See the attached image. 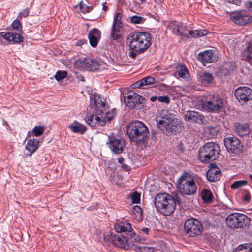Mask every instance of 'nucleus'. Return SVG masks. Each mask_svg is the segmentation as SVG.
Segmentation results:
<instances>
[{
  "label": "nucleus",
  "instance_id": "1",
  "mask_svg": "<svg viewBox=\"0 0 252 252\" xmlns=\"http://www.w3.org/2000/svg\"><path fill=\"white\" fill-rule=\"evenodd\" d=\"M157 125L158 128L167 135L172 132H179L182 130L180 119L167 110H161L157 116Z\"/></svg>",
  "mask_w": 252,
  "mask_h": 252
},
{
  "label": "nucleus",
  "instance_id": "2",
  "mask_svg": "<svg viewBox=\"0 0 252 252\" xmlns=\"http://www.w3.org/2000/svg\"><path fill=\"white\" fill-rule=\"evenodd\" d=\"M151 40V36L149 33L135 32L128 35L126 43L128 44L130 50L143 52L150 46Z\"/></svg>",
  "mask_w": 252,
  "mask_h": 252
},
{
  "label": "nucleus",
  "instance_id": "3",
  "mask_svg": "<svg viewBox=\"0 0 252 252\" xmlns=\"http://www.w3.org/2000/svg\"><path fill=\"white\" fill-rule=\"evenodd\" d=\"M127 134L131 141L139 144L146 140L148 129L142 122L133 121L128 126Z\"/></svg>",
  "mask_w": 252,
  "mask_h": 252
},
{
  "label": "nucleus",
  "instance_id": "4",
  "mask_svg": "<svg viewBox=\"0 0 252 252\" xmlns=\"http://www.w3.org/2000/svg\"><path fill=\"white\" fill-rule=\"evenodd\" d=\"M177 187L179 191L186 195H193L197 191V185L194 176L188 172H184L178 179Z\"/></svg>",
  "mask_w": 252,
  "mask_h": 252
},
{
  "label": "nucleus",
  "instance_id": "5",
  "mask_svg": "<svg viewBox=\"0 0 252 252\" xmlns=\"http://www.w3.org/2000/svg\"><path fill=\"white\" fill-rule=\"evenodd\" d=\"M155 205L158 211L166 216L172 214L176 206L174 199L167 194H158L155 199Z\"/></svg>",
  "mask_w": 252,
  "mask_h": 252
},
{
  "label": "nucleus",
  "instance_id": "6",
  "mask_svg": "<svg viewBox=\"0 0 252 252\" xmlns=\"http://www.w3.org/2000/svg\"><path fill=\"white\" fill-rule=\"evenodd\" d=\"M251 219L246 215L239 213H231L226 219L227 226L232 229L249 227Z\"/></svg>",
  "mask_w": 252,
  "mask_h": 252
},
{
  "label": "nucleus",
  "instance_id": "7",
  "mask_svg": "<svg viewBox=\"0 0 252 252\" xmlns=\"http://www.w3.org/2000/svg\"><path fill=\"white\" fill-rule=\"evenodd\" d=\"M220 152L219 145L214 142H209L199 150L198 157L202 162L215 160Z\"/></svg>",
  "mask_w": 252,
  "mask_h": 252
},
{
  "label": "nucleus",
  "instance_id": "8",
  "mask_svg": "<svg viewBox=\"0 0 252 252\" xmlns=\"http://www.w3.org/2000/svg\"><path fill=\"white\" fill-rule=\"evenodd\" d=\"M75 65L81 69H86L92 71L102 70L104 68V64L102 62L90 58L79 59L76 61Z\"/></svg>",
  "mask_w": 252,
  "mask_h": 252
},
{
  "label": "nucleus",
  "instance_id": "9",
  "mask_svg": "<svg viewBox=\"0 0 252 252\" xmlns=\"http://www.w3.org/2000/svg\"><path fill=\"white\" fill-rule=\"evenodd\" d=\"M203 227L199 221L195 219H188L184 224V231L189 237H195L200 235Z\"/></svg>",
  "mask_w": 252,
  "mask_h": 252
},
{
  "label": "nucleus",
  "instance_id": "10",
  "mask_svg": "<svg viewBox=\"0 0 252 252\" xmlns=\"http://www.w3.org/2000/svg\"><path fill=\"white\" fill-rule=\"evenodd\" d=\"M203 107L209 112H217L223 107L222 99L218 96H209L203 103Z\"/></svg>",
  "mask_w": 252,
  "mask_h": 252
},
{
  "label": "nucleus",
  "instance_id": "11",
  "mask_svg": "<svg viewBox=\"0 0 252 252\" xmlns=\"http://www.w3.org/2000/svg\"><path fill=\"white\" fill-rule=\"evenodd\" d=\"M224 143L227 150L230 153L240 154L243 147L240 140L235 137H229L224 139Z\"/></svg>",
  "mask_w": 252,
  "mask_h": 252
},
{
  "label": "nucleus",
  "instance_id": "12",
  "mask_svg": "<svg viewBox=\"0 0 252 252\" xmlns=\"http://www.w3.org/2000/svg\"><path fill=\"white\" fill-rule=\"evenodd\" d=\"M95 104L96 109H98V112H100L103 115V119H105V123L106 121L111 120L116 115L115 109H112L111 111H107V107L106 104L103 102L100 97L97 99L95 98Z\"/></svg>",
  "mask_w": 252,
  "mask_h": 252
},
{
  "label": "nucleus",
  "instance_id": "13",
  "mask_svg": "<svg viewBox=\"0 0 252 252\" xmlns=\"http://www.w3.org/2000/svg\"><path fill=\"white\" fill-rule=\"evenodd\" d=\"M104 238L105 241L111 242L121 248L128 249L130 247L126 237L119 236L116 234H111L105 235Z\"/></svg>",
  "mask_w": 252,
  "mask_h": 252
},
{
  "label": "nucleus",
  "instance_id": "14",
  "mask_svg": "<svg viewBox=\"0 0 252 252\" xmlns=\"http://www.w3.org/2000/svg\"><path fill=\"white\" fill-rule=\"evenodd\" d=\"M235 95L240 103H246L252 99V90L247 87H240L235 91Z\"/></svg>",
  "mask_w": 252,
  "mask_h": 252
},
{
  "label": "nucleus",
  "instance_id": "15",
  "mask_svg": "<svg viewBox=\"0 0 252 252\" xmlns=\"http://www.w3.org/2000/svg\"><path fill=\"white\" fill-rule=\"evenodd\" d=\"M143 98L141 95L134 92H129L126 97L124 96V100L126 105L132 109L141 103Z\"/></svg>",
  "mask_w": 252,
  "mask_h": 252
},
{
  "label": "nucleus",
  "instance_id": "16",
  "mask_svg": "<svg viewBox=\"0 0 252 252\" xmlns=\"http://www.w3.org/2000/svg\"><path fill=\"white\" fill-rule=\"evenodd\" d=\"M231 19L236 24L245 25L250 23L252 18L244 11H236L231 15Z\"/></svg>",
  "mask_w": 252,
  "mask_h": 252
},
{
  "label": "nucleus",
  "instance_id": "17",
  "mask_svg": "<svg viewBox=\"0 0 252 252\" xmlns=\"http://www.w3.org/2000/svg\"><path fill=\"white\" fill-rule=\"evenodd\" d=\"M95 114L88 116L87 122L91 126L96 127L105 124V119H103V115L100 112H98V109L95 107Z\"/></svg>",
  "mask_w": 252,
  "mask_h": 252
},
{
  "label": "nucleus",
  "instance_id": "18",
  "mask_svg": "<svg viewBox=\"0 0 252 252\" xmlns=\"http://www.w3.org/2000/svg\"><path fill=\"white\" fill-rule=\"evenodd\" d=\"M203 64L205 65L206 63H210L216 62L218 57L215 50H206L199 54L198 57Z\"/></svg>",
  "mask_w": 252,
  "mask_h": 252
},
{
  "label": "nucleus",
  "instance_id": "19",
  "mask_svg": "<svg viewBox=\"0 0 252 252\" xmlns=\"http://www.w3.org/2000/svg\"><path fill=\"white\" fill-rule=\"evenodd\" d=\"M107 144L112 151L117 154L123 152L125 145L123 140L118 139L114 137H109V142Z\"/></svg>",
  "mask_w": 252,
  "mask_h": 252
},
{
  "label": "nucleus",
  "instance_id": "20",
  "mask_svg": "<svg viewBox=\"0 0 252 252\" xmlns=\"http://www.w3.org/2000/svg\"><path fill=\"white\" fill-rule=\"evenodd\" d=\"M190 30L187 28L183 23L175 22L173 24V32L177 35H182L187 38H190Z\"/></svg>",
  "mask_w": 252,
  "mask_h": 252
},
{
  "label": "nucleus",
  "instance_id": "21",
  "mask_svg": "<svg viewBox=\"0 0 252 252\" xmlns=\"http://www.w3.org/2000/svg\"><path fill=\"white\" fill-rule=\"evenodd\" d=\"M206 176L210 182L218 181L221 176V171L216 165L212 164L207 172Z\"/></svg>",
  "mask_w": 252,
  "mask_h": 252
},
{
  "label": "nucleus",
  "instance_id": "22",
  "mask_svg": "<svg viewBox=\"0 0 252 252\" xmlns=\"http://www.w3.org/2000/svg\"><path fill=\"white\" fill-rule=\"evenodd\" d=\"M185 118L187 121L201 124L203 123L204 116L197 112L188 111L185 114Z\"/></svg>",
  "mask_w": 252,
  "mask_h": 252
},
{
  "label": "nucleus",
  "instance_id": "23",
  "mask_svg": "<svg viewBox=\"0 0 252 252\" xmlns=\"http://www.w3.org/2000/svg\"><path fill=\"white\" fill-rule=\"evenodd\" d=\"M101 37V32L96 28L91 30L88 34V38L91 45L95 47L97 46L98 42Z\"/></svg>",
  "mask_w": 252,
  "mask_h": 252
},
{
  "label": "nucleus",
  "instance_id": "24",
  "mask_svg": "<svg viewBox=\"0 0 252 252\" xmlns=\"http://www.w3.org/2000/svg\"><path fill=\"white\" fill-rule=\"evenodd\" d=\"M5 36V39L9 42H12L15 43H21L23 41V37L19 33L14 32H6V33H3Z\"/></svg>",
  "mask_w": 252,
  "mask_h": 252
},
{
  "label": "nucleus",
  "instance_id": "25",
  "mask_svg": "<svg viewBox=\"0 0 252 252\" xmlns=\"http://www.w3.org/2000/svg\"><path fill=\"white\" fill-rule=\"evenodd\" d=\"M114 229L117 233L130 232L132 231L131 224L127 221L121 222L115 224Z\"/></svg>",
  "mask_w": 252,
  "mask_h": 252
},
{
  "label": "nucleus",
  "instance_id": "26",
  "mask_svg": "<svg viewBox=\"0 0 252 252\" xmlns=\"http://www.w3.org/2000/svg\"><path fill=\"white\" fill-rule=\"evenodd\" d=\"M68 127L72 132L80 134H83L87 129L85 126L76 121L70 124L68 126Z\"/></svg>",
  "mask_w": 252,
  "mask_h": 252
},
{
  "label": "nucleus",
  "instance_id": "27",
  "mask_svg": "<svg viewBox=\"0 0 252 252\" xmlns=\"http://www.w3.org/2000/svg\"><path fill=\"white\" fill-rule=\"evenodd\" d=\"M155 82V79L151 76L146 77L136 82L133 85L135 88H140L144 85L153 84Z\"/></svg>",
  "mask_w": 252,
  "mask_h": 252
},
{
  "label": "nucleus",
  "instance_id": "28",
  "mask_svg": "<svg viewBox=\"0 0 252 252\" xmlns=\"http://www.w3.org/2000/svg\"><path fill=\"white\" fill-rule=\"evenodd\" d=\"M176 73L183 79H187L189 77V73L186 66L180 64L176 67Z\"/></svg>",
  "mask_w": 252,
  "mask_h": 252
},
{
  "label": "nucleus",
  "instance_id": "29",
  "mask_svg": "<svg viewBox=\"0 0 252 252\" xmlns=\"http://www.w3.org/2000/svg\"><path fill=\"white\" fill-rule=\"evenodd\" d=\"M38 141L35 139H30L28 141L26 145V149L30 153H34L38 147Z\"/></svg>",
  "mask_w": 252,
  "mask_h": 252
},
{
  "label": "nucleus",
  "instance_id": "30",
  "mask_svg": "<svg viewBox=\"0 0 252 252\" xmlns=\"http://www.w3.org/2000/svg\"><path fill=\"white\" fill-rule=\"evenodd\" d=\"M198 79L201 83L206 84L211 83L214 80V77L211 73L205 72L199 75Z\"/></svg>",
  "mask_w": 252,
  "mask_h": 252
},
{
  "label": "nucleus",
  "instance_id": "31",
  "mask_svg": "<svg viewBox=\"0 0 252 252\" xmlns=\"http://www.w3.org/2000/svg\"><path fill=\"white\" fill-rule=\"evenodd\" d=\"M201 196L205 203H211L213 201V194L210 190L204 189L201 193Z\"/></svg>",
  "mask_w": 252,
  "mask_h": 252
},
{
  "label": "nucleus",
  "instance_id": "32",
  "mask_svg": "<svg viewBox=\"0 0 252 252\" xmlns=\"http://www.w3.org/2000/svg\"><path fill=\"white\" fill-rule=\"evenodd\" d=\"M242 54L243 59L252 60V41L248 44L247 47L243 50Z\"/></svg>",
  "mask_w": 252,
  "mask_h": 252
},
{
  "label": "nucleus",
  "instance_id": "33",
  "mask_svg": "<svg viewBox=\"0 0 252 252\" xmlns=\"http://www.w3.org/2000/svg\"><path fill=\"white\" fill-rule=\"evenodd\" d=\"M233 252H252V243L239 245Z\"/></svg>",
  "mask_w": 252,
  "mask_h": 252
},
{
  "label": "nucleus",
  "instance_id": "34",
  "mask_svg": "<svg viewBox=\"0 0 252 252\" xmlns=\"http://www.w3.org/2000/svg\"><path fill=\"white\" fill-rule=\"evenodd\" d=\"M235 127V131L241 136H243L249 132L248 126L236 124Z\"/></svg>",
  "mask_w": 252,
  "mask_h": 252
},
{
  "label": "nucleus",
  "instance_id": "35",
  "mask_svg": "<svg viewBox=\"0 0 252 252\" xmlns=\"http://www.w3.org/2000/svg\"><path fill=\"white\" fill-rule=\"evenodd\" d=\"M208 32L206 30H191L190 34V37L198 38L207 35Z\"/></svg>",
  "mask_w": 252,
  "mask_h": 252
},
{
  "label": "nucleus",
  "instance_id": "36",
  "mask_svg": "<svg viewBox=\"0 0 252 252\" xmlns=\"http://www.w3.org/2000/svg\"><path fill=\"white\" fill-rule=\"evenodd\" d=\"M45 130V126H35L32 131V135L34 136H39L44 133Z\"/></svg>",
  "mask_w": 252,
  "mask_h": 252
},
{
  "label": "nucleus",
  "instance_id": "37",
  "mask_svg": "<svg viewBox=\"0 0 252 252\" xmlns=\"http://www.w3.org/2000/svg\"><path fill=\"white\" fill-rule=\"evenodd\" d=\"M75 8H79L80 11L83 13L89 12L93 9V6H88L82 2L75 6Z\"/></svg>",
  "mask_w": 252,
  "mask_h": 252
},
{
  "label": "nucleus",
  "instance_id": "38",
  "mask_svg": "<svg viewBox=\"0 0 252 252\" xmlns=\"http://www.w3.org/2000/svg\"><path fill=\"white\" fill-rule=\"evenodd\" d=\"M122 15L120 13H117L114 17L112 26L117 28H122V22L121 21Z\"/></svg>",
  "mask_w": 252,
  "mask_h": 252
},
{
  "label": "nucleus",
  "instance_id": "39",
  "mask_svg": "<svg viewBox=\"0 0 252 252\" xmlns=\"http://www.w3.org/2000/svg\"><path fill=\"white\" fill-rule=\"evenodd\" d=\"M122 28H117L112 26L111 35L114 40H118L121 37L120 29Z\"/></svg>",
  "mask_w": 252,
  "mask_h": 252
},
{
  "label": "nucleus",
  "instance_id": "40",
  "mask_svg": "<svg viewBox=\"0 0 252 252\" xmlns=\"http://www.w3.org/2000/svg\"><path fill=\"white\" fill-rule=\"evenodd\" d=\"M248 182L247 180H241L234 182L231 185V188L234 189H237L243 186H246Z\"/></svg>",
  "mask_w": 252,
  "mask_h": 252
},
{
  "label": "nucleus",
  "instance_id": "41",
  "mask_svg": "<svg viewBox=\"0 0 252 252\" xmlns=\"http://www.w3.org/2000/svg\"><path fill=\"white\" fill-rule=\"evenodd\" d=\"M132 213L135 216V217H138V219L141 220L142 217V209L138 205L134 206L131 211Z\"/></svg>",
  "mask_w": 252,
  "mask_h": 252
},
{
  "label": "nucleus",
  "instance_id": "42",
  "mask_svg": "<svg viewBox=\"0 0 252 252\" xmlns=\"http://www.w3.org/2000/svg\"><path fill=\"white\" fill-rule=\"evenodd\" d=\"M130 21L135 24H141L144 22L145 19L141 16L134 15L130 18Z\"/></svg>",
  "mask_w": 252,
  "mask_h": 252
},
{
  "label": "nucleus",
  "instance_id": "43",
  "mask_svg": "<svg viewBox=\"0 0 252 252\" xmlns=\"http://www.w3.org/2000/svg\"><path fill=\"white\" fill-rule=\"evenodd\" d=\"M67 74V72L65 71L59 70L56 72L55 78L57 81H60L65 78Z\"/></svg>",
  "mask_w": 252,
  "mask_h": 252
},
{
  "label": "nucleus",
  "instance_id": "44",
  "mask_svg": "<svg viewBox=\"0 0 252 252\" xmlns=\"http://www.w3.org/2000/svg\"><path fill=\"white\" fill-rule=\"evenodd\" d=\"M12 26L13 29L19 30L22 28V25L20 21L17 19L15 20L12 23Z\"/></svg>",
  "mask_w": 252,
  "mask_h": 252
},
{
  "label": "nucleus",
  "instance_id": "45",
  "mask_svg": "<svg viewBox=\"0 0 252 252\" xmlns=\"http://www.w3.org/2000/svg\"><path fill=\"white\" fill-rule=\"evenodd\" d=\"M242 197L243 200L247 203L249 202L251 198V194L250 192L247 190L244 191Z\"/></svg>",
  "mask_w": 252,
  "mask_h": 252
},
{
  "label": "nucleus",
  "instance_id": "46",
  "mask_svg": "<svg viewBox=\"0 0 252 252\" xmlns=\"http://www.w3.org/2000/svg\"><path fill=\"white\" fill-rule=\"evenodd\" d=\"M140 194L137 192H134L131 195L132 201L133 203H138L140 201Z\"/></svg>",
  "mask_w": 252,
  "mask_h": 252
},
{
  "label": "nucleus",
  "instance_id": "47",
  "mask_svg": "<svg viewBox=\"0 0 252 252\" xmlns=\"http://www.w3.org/2000/svg\"><path fill=\"white\" fill-rule=\"evenodd\" d=\"M159 102L168 104L170 102V99L167 96H161L158 97Z\"/></svg>",
  "mask_w": 252,
  "mask_h": 252
},
{
  "label": "nucleus",
  "instance_id": "48",
  "mask_svg": "<svg viewBox=\"0 0 252 252\" xmlns=\"http://www.w3.org/2000/svg\"><path fill=\"white\" fill-rule=\"evenodd\" d=\"M29 9L27 8L24 9L21 12L19 13L18 17L20 18L26 17L29 14Z\"/></svg>",
  "mask_w": 252,
  "mask_h": 252
},
{
  "label": "nucleus",
  "instance_id": "49",
  "mask_svg": "<svg viewBox=\"0 0 252 252\" xmlns=\"http://www.w3.org/2000/svg\"><path fill=\"white\" fill-rule=\"evenodd\" d=\"M130 236L132 238H133L135 241L137 242L142 243V241L144 240V239L141 238L139 235L135 233H132Z\"/></svg>",
  "mask_w": 252,
  "mask_h": 252
},
{
  "label": "nucleus",
  "instance_id": "50",
  "mask_svg": "<svg viewBox=\"0 0 252 252\" xmlns=\"http://www.w3.org/2000/svg\"><path fill=\"white\" fill-rule=\"evenodd\" d=\"M218 70L220 71V74L219 75L220 76L226 75L228 73V70L224 67L219 68Z\"/></svg>",
  "mask_w": 252,
  "mask_h": 252
},
{
  "label": "nucleus",
  "instance_id": "51",
  "mask_svg": "<svg viewBox=\"0 0 252 252\" xmlns=\"http://www.w3.org/2000/svg\"><path fill=\"white\" fill-rule=\"evenodd\" d=\"M141 252H154V248L151 247H143Z\"/></svg>",
  "mask_w": 252,
  "mask_h": 252
},
{
  "label": "nucleus",
  "instance_id": "52",
  "mask_svg": "<svg viewBox=\"0 0 252 252\" xmlns=\"http://www.w3.org/2000/svg\"><path fill=\"white\" fill-rule=\"evenodd\" d=\"M131 51L129 52V56L132 58H134L137 55V54L141 53L142 52H137L133 50H131Z\"/></svg>",
  "mask_w": 252,
  "mask_h": 252
},
{
  "label": "nucleus",
  "instance_id": "53",
  "mask_svg": "<svg viewBox=\"0 0 252 252\" xmlns=\"http://www.w3.org/2000/svg\"><path fill=\"white\" fill-rule=\"evenodd\" d=\"M210 131L212 132V136L215 135L214 132L216 131V128L213 127H208L206 128V132Z\"/></svg>",
  "mask_w": 252,
  "mask_h": 252
},
{
  "label": "nucleus",
  "instance_id": "54",
  "mask_svg": "<svg viewBox=\"0 0 252 252\" xmlns=\"http://www.w3.org/2000/svg\"><path fill=\"white\" fill-rule=\"evenodd\" d=\"M134 250L138 252H142V248L143 247L138 246L137 245H133Z\"/></svg>",
  "mask_w": 252,
  "mask_h": 252
},
{
  "label": "nucleus",
  "instance_id": "55",
  "mask_svg": "<svg viewBox=\"0 0 252 252\" xmlns=\"http://www.w3.org/2000/svg\"><path fill=\"white\" fill-rule=\"evenodd\" d=\"M246 7L251 11H252V2H248L245 4Z\"/></svg>",
  "mask_w": 252,
  "mask_h": 252
},
{
  "label": "nucleus",
  "instance_id": "56",
  "mask_svg": "<svg viewBox=\"0 0 252 252\" xmlns=\"http://www.w3.org/2000/svg\"><path fill=\"white\" fill-rule=\"evenodd\" d=\"M230 3H233L236 5H239L241 3V0H227Z\"/></svg>",
  "mask_w": 252,
  "mask_h": 252
},
{
  "label": "nucleus",
  "instance_id": "57",
  "mask_svg": "<svg viewBox=\"0 0 252 252\" xmlns=\"http://www.w3.org/2000/svg\"><path fill=\"white\" fill-rule=\"evenodd\" d=\"M98 97H99V96H95L94 97V100H92L91 102H92V103L93 104V103H94V105L93 106V110H95V98H96V99L98 98ZM91 109H92V107H91Z\"/></svg>",
  "mask_w": 252,
  "mask_h": 252
},
{
  "label": "nucleus",
  "instance_id": "58",
  "mask_svg": "<svg viewBox=\"0 0 252 252\" xmlns=\"http://www.w3.org/2000/svg\"><path fill=\"white\" fill-rule=\"evenodd\" d=\"M142 232L144 233V234H148V232L149 231V229L147 228H143L142 230H141Z\"/></svg>",
  "mask_w": 252,
  "mask_h": 252
},
{
  "label": "nucleus",
  "instance_id": "59",
  "mask_svg": "<svg viewBox=\"0 0 252 252\" xmlns=\"http://www.w3.org/2000/svg\"><path fill=\"white\" fill-rule=\"evenodd\" d=\"M3 33H6V32H1L0 33V41L1 40V38H3L5 39V36H4V35L3 34Z\"/></svg>",
  "mask_w": 252,
  "mask_h": 252
},
{
  "label": "nucleus",
  "instance_id": "60",
  "mask_svg": "<svg viewBox=\"0 0 252 252\" xmlns=\"http://www.w3.org/2000/svg\"><path fill=\"white\" fill-rule=\"evenodd\" d=\"M158 99V97H156V96H154V97H151L150 98V100L152 102H154L157 99Z\"/></svg>",
  "mask_w": 252,
  "mask_h": 252
},
{
  "label": "nucleus",
  "instance_id": "61",
  "mask_svg": "<svg viewBox=\"0 0 252 252\" xmlns=\"http://www.w3.org/2000/svg\"><path fill=\"white\" fill-rule=\"evenodd\" d=\"M118 161L120 164H122V162L124 161V158H119Z\"/></svg>",
  "mask_w": 252,
  "mask_h": 252
},
{
  "label": "nucleus",
  "instance_id": "62",
  "mask_svg": "<svg viewBox=\"0 0 252 252\" xmlns=\"http://www.w3.org/2000/svg\"><path fill=\"white\" fill-rule=\"evenodd\" d=\"M107 9H108V8H107V6H104V7H103V10H104V11H106V10H107Z\"/></svg>",
  "mask_w": 252,
  "mask_h": 252
},
{
  "label": "nucleus",
  "instance_id": "63",
  "mask_svg": "<svg viewBox=\"0 0 252 252\" xmlns=\"http://www.w3.org/2000/svg\"><path fill=\"white\" fill-rule=\"evenodd\" d=\"M137 0L140 1L141 3H143V2L146 1V0Z\"/></svg>",
  "mask_w": 252,
  "mask_h": 252
}]
</instances>
